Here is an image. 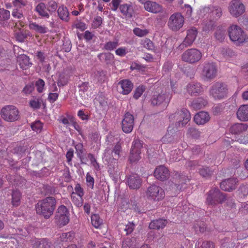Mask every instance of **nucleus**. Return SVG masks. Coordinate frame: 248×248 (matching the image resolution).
<instances>
[{"label": "nucleus", "instance_id": "nucleus-1", "mask_svg": "<svg viewBox=\"0 0 248 248\" xmlns=\"http://www.w3.org/2000/svg\"><path fill=\"white\" fill-rule=\"evenodd\" d=\"M56 207V200L54 197H47L40 200L35 205L37 214L46 219L49 218Z\"/></svg>", "mask_w": 248, "mask_h": 248}, {"label": "nucleus", "instance_id": "nucleus-2", "mask_svg": "<svg viewBox=\"0 0 248 248\" xmlns=\"http://www.w3.org/2000/svg\"><path fill=\"white\" fill-rule=\"evenodd\" d=\"M172 94L170 93H154L151 96L150 102L153 106L165 107L168 106Z\"/></svg>", "mask_w": 248, "mask_h": 248}, {"label": "nucleus", "instance_id": "nucleus-3", "mask_svg": "<svg viewBox=\"0 0 248 248\" xmlns=\"http://www.w3.org/2000/svg\"><path fill=\"white\" fill-rule=\"evenodd\" d=\"M226 200V195L218 188L211 189L207 193L206 203L207 205L221 204Z\"/></svg>", "mask_w": 248, "mask_h": 248}, {"label": "nucleus", "instance_id": "nucleus-4", "mask_svg": "<svg viewBox=\"0 0 248 248\" xmlns=\"http://www.w3.org/2000/svg\"><path fill=\"white\" fill-rule=\"evenodd\" d=\"M228 90L227 85L225 83L216 82L210 87L209 93L215 99H221L227 96Z\"/></svg>", "mask_w": 248, "mask_h": 248}, {"label": "nucleus", "instance_id": "nucleus-5", "mask_svg": "<svg viewBox=\"0 0 248 248\" xmlns=\"http://www.w3.org/2000/svg\"><path fill=\"white\" fill-rule=\"evenodd\" d=\"M55 222L60 227L67 224L69 222V212L63 205L58 207L55 215Z\"/></svg>", "mask_w": 248, "mask_h": 248}, {"label": "nucleus", "instance_id": "nucleus-6", "mask_svg": "<svg viewBox=\"0 0 248 248\" xmlns=\"http://www.w3.org/2000/svg\"><path fill=\"white\" fill-rule=\"evenodd\" d=\"M228 33L231 40L238 44L243 43L247 39L245 32L237 25H231L228 29Z\"/></svg>", "mask_w": 248, "mask_h": 248}, {"label": "nucleus", "instance_id": "nucleus-7", "mask_svg": "<svg viewBox=\"0 0 248 248\" xmlns=\"http://www.w3.org/2000/svg\"><path fill=\"white\" fill-rule=\"evenodd\" d=\"M185 18L181 13L176 12L171 15L167 23L169 28L173 31H179L184 25Z\"/></svg>", "mask_w": 248, "mask_h": 248}, {"label": "nucleus", "instance_id": "nucleus-8", "mask_svg": "<svg viewBox=\"0 0 248 248\" xmlns=\"http://www.w3.org/2000/svg\"><path fill=\"white\" fill-rule=\"evenodd\" d=\"M202 74L206 80H211L217 76V68L215 63L205 62L202 64Z\"/></svg>", "mask_w": 248, "mask_h": 248}, {"label": "nucleus", "instance_id": "nucleus-9", "mask_svg": "<svg viewBox=\"0 0 248 248\" xmlns=\"http://www.w3.org/2000/svg\"><path fill=\"white\" fill-rule=\"evenodd\" d=\"M1 116L5 121L14 122L19 119L18 109L12 105L6 106L3 107L1 110Z\"/></svg>", "mask_w": 248, "mask_h": 248}, {"label": "nucleus", "instance_id": "nucleus-10", "mask_svg": "<svg viewBox=\"0 0 248 248\" xmlns=\"http://www.w3.org/2000/svg\"><path fill=\"white\" fill-rule=\"evenodd\" d=\"M142 148V141L138 138H135L132 143L129 156V160L131 163L137 162L141 158V150Z\"/></svg>", "mask_w": 248, "mask_h": 248}, {"label": "nucleus", "instance_id": "nucleus-11", "mask_svg": "<svg viewBox=\"0 0 248 248\" xmlns=\"http://www.w3.org/2000/svg\"><path fill=\"white\" fill-rule=\"evenodd\" d=\"M202 57V52L196 48H190L182 55V60L190 64L199 62Z\"/></svg>", "mask_w": 248, "mask_h": 248}, {"label": "nucleus", "instance_id": "nucleus-12", "mask_svg": "<svg viewBox=\"0 0 248 248\" xmlns=\"http://www.w3.org/2000/svg\"><path fill=\"white\" fill-rule=\"evenodd\" d=\"M181 139V133L177 130V128L170 125L167 130V132L164 136L161 141L163 143H173L178 142Z\"/></svg>", "mask_w": 248, "mask_h": 248}, {"label": "nucleus", "instance_id": "nucleus-13", "mask_svg": "<svg viewBox=\"0 0 248 248\" xmlns=\"http://www.w3.org/2000/svg\"><path fill=\"white\" fill-rule=\"evenodd\" d=\"M245 10V6L241 0H232L229 4L228 10L233 17H238L242 15Z\"/></svg>", "mask_w": 248, "mask_h": 248}, {"label": "nucleus", "instance_id": "nucleus-14", "mask_svg": "<svg viewBox=\"0 0 248 248\" xmlns=\"http://www.w3.org/2000/svg\"><path fill=\"white\" fill-rule=\"evenodd\" d=\"M198 31L196 28L192 27L187 31V35L183 42L179 46V49L183 50L191 46L196 38Z\"/></svg>", "mask_w": 248, "mask_h": 248}, {"label": "nucleus", "instance_id": "nucleus-15", "mask_svg": "<svg viewBox=\"0 0 248 248\" xmlns=\"http://www.w3.org/2000/svg\"><path fill=\"white\" fill-rule=\"evenodd\" d=\"M147 195L152 199L159 201L164 197V192L161 187L152 185L148 188Z\"/></svg>", "mask_w": 248, "mask_h": 248}, {"label": "nucleus", "instance_id": "nucleus-16", "mask_svg": "<svg viewBox=\"0 0 248 248\" xmlns=\"http://www.w3.org/2000/svg\"><path fill=\"white\" fill-rule=\"evenodd\" d=\"M134 116L130 112H127L124 116L122 122V128L125 133H130L134 126Z\"/></svg>", "mask_w": 248, "mask_h": 248}, {"label": "nucleus", "instance_id": "nucleus-17", "mask_svg": "<svg viewBox=\"0 0 248 248\" xmlns=\"http://www.w3.org/2000/svg\"><path fill=\"white\" fill-rule=\"evenodd\" d=\"M126 184L130 189H138L142 184V179L137 174L133 173L126 177Z\"/></svg>", "mask_w": 248, "mask_h": 248}, {"label": "nucleus", "instance_id": "nucleus-18", "mask_svg": "<svg viewBox=\"0 0 248 248\" xmlns=\"http://www.w3.org/2000/svg\"><path fill=\"white\" fill-rule=\"evenodd\" d=\"M180 116V119L178 121V126H185L186 124L190 121L191 118L190 114L189 111L185 108H183L180 111L175 113L174 117Z\"/></svg>", "mask_w": 248, "mask_h": 248}, {"label": "nucleus", "instance_id": "nucleus-19", "mask_svg": "<svg viewBox=\"0 0 248 248\" xmlns=\"http://www.w3.org/2000/svg\"><path fill=\"white\" fill-rule=\"evenodd\" d=\"M238 182L237 178H228L221 182L220 187L223 190L230 192L236 188Z\"/></svg>", "mask_w": 248, "mask_h": 248}, {"label": "nucleus", "instance_id": "nucleus-20", "mask_svg": "<svg viewBox=\"0 0 248 248\" xmlns=\"http://www.w3.org/2000/svg\"><path fill=\"white\" fill-rule=\"evenodd\" d=\"M154 176L158 180L165 181L169 178V171L164 166L161 165L155 170Z\"/></svg>", "mask_w": 248, "mask_h": 248}, {"label": "nucleus", "instance_id": "nucleus-21", "mask_svg": "<svg viewBox=\"0 0 248 248\" xmlns=\"http://www.w3.org/2000/svg\"><path fill=\"white\" fill-rule=\"evenodd\" d=\"M187 93L191 96H197L202 92V88L200 83L191 82L186 86Z\"/></svg>", "mask_w": 248, "mask_h": 248}, {"label": "nucleus", "instance_id": "nucleus-22", "mask_svg": "<svg viewBox=\"0 0 248 248\" xmlns=\"http://www.w3.org/2000/svg\"><path fill=\"white\" fill-rule=\"evenodd\" d=\"M118 84L121 87L119 92L123 94L129 93L133 87V83L128 79L122 80L119 81Z\"/></svg>", "mask_w": 248, "mask_h": 248}, {"label": "nucleus", "instance_id": "nucleus-23", "mask_svg": "<svg viewBox=\"0 0 248 248\" xmlns=\"http://www.w3.org/2000/svg\"><path fill=\"white\" fill-rule=\"evenodd\" d=\"M108 171L110 177L115 182H117L120 173L122 172L117 164H109Z\"/></svg>", "mask_w": 248, "mask_h": 248}, {"label": "nucleus", "instance_id": "nucleus-24", "mask_svg": "<svg viewBox=\"0 0 248 248\" xmlns=\"http://www.w3.org/2000/svg\"><path fill=\"white\" fill-rule=\"evenodd\" d=\"M209 120V115L207 112L204 111L199 112L197 113L194 117L195 122L199 125L204 124L208 122Z\"/></svg>", "mask_w": 248, "mask_h": 248}, {"label": "nucleus", "instance_id": "nucleus-25", "mask_svg": "<svg viewBox=\"0 0 248 248\" xmlns=\"http://www.w3.org/2000/svg\"><path fill=\"white\" fill-rule=\"evenodd\" d=\"M248 127V124H246L236 123L230 127L229 131L232 134H240L246 131Z\"/></svg>", "mask_w": 248, "mask_h": 248}, {"label": "nucleus", "instance_id": "nucleus-26", "mask_svg": "<svg viewBox=\"0 0 248 248\" xmlns=\"http://www.w3.org/2000/svg\"><path fill=\"white\" fill-rule=\"evenodd\" d=\"M237 118L243 122L248 121V105L241 106L236 113Z\"/></svg>", "mask_w": 248, "mask_h": 248}, {"label": "nucleus", "instance_id": "nucleus-27", "mask_svg": "<svg viewBox=\"0 0 248 248\" xmlns=\"http://www.w3.org/2000/svg\"><path fill=\"white\" fill-rule=\"evenodd\" d=\"M144 8L148 12L153 13H158L161 11V6L155 2L148 1L144 2Z\"/></svg>", "mask_w": 248, "mask_h": 248}, {"label": "nucleus", "instance_id": "nucleus-28", "mask_svg": "<svg viewBox=\"0 0 248 248\" xmlns=\"http://www.w3.org/2000/svg\"><path fill=\"white\" fill-rule=\"evenodd\" d=\"M121 13L126 18H131L134 14V9L131 4H123L119 6Z\"/></svg>", "mask_w": 248, "mask_h": 248}, {"label": "nucleus", "instance_id": "nucleus-29", "mask_svg": "<svg viewBox=\"0 0 248 248\" xmlns=\"http://www.w3.org/2000/svg\"><path fill=\"white\" fill-rule=\"evenodd\" d=\"M167 223V220L159 218L152 221L149 225V228L150 229L159 230L164 228Z\"/></svg>", "mask_w": 248, "mask_h": 248}, {"label": "nucleus", "instance_id": "nucleus-30", "mask_svg": "<svg viewBox=\"0 0 248 248\" xmlns=\"http://www.w3.org/2000/svg\"><path fill=\"white\" fill-rule=\"evenodd\" d=\"M175 178L176 184L174 186H176V188L179 190L184 189L185 187H183V185L186 184L187 181H189L186 175L178 173L175 174Z\"/></svg>", "mask_w": 248, "mask_h": 248}, {"label": "nucleus", "instance_id": "nucleus-31", "mask_svg": "<svg viewBox=\"0 0 248 248\" xmlns=\"http://www.w3.org/2000/svg\"><path fill=\"white\" fill-rule=\"evenodd\" d=\"M210 17H213V19L217 20L220 18L222 15V10L218 6H211L208 8Z\"/></svg>", "mask_w": 248, "mask_h": 248}, {"label": "nucleus", "instance_id": "nucleus-32", "mask_svg": "<svg viewBox=\"0 0 248 248\" xmlns=\"http://www.w3.org/2000/svg\"><path fill=\"white\" fill-rule=\"evenodd\" d=\"M17 62L20 68L22 69H27L32 64L30 62L29 57L24 54L21 55L18 57Z\"/></svg>", "mask_w": 248, "mask_h": 248}, {"label": "nucleus", "instance_id": "nucleus-33", "mask_svg": "<svg viewBox=\"0 0 248 248\" xmlns=\"http://www.w3.org/2000/svg\"><path fill=\"white\" fill-rule=\"evenodd\" d=\"M136 238L135 237L124 238L122 242V248H137Z\"/></svg>", "mask_w": 248, "mask_h": 248}, {"label": "nucleus", "instance_id": "nucleus-34", "mask_svg": "<svg viewBox=\"0 0 248 248\" xmlns=\"http://www.w3.org/2000/svg\"><path fill=\"white\" fill-rule=\"evenodd\" d=\"M29 27L30 30L40 34H45L48 31V29L46 27L40 25L36 22H30Z\"/></svg>", "mask_w": 248, "mask_h": 248}, {"label": "nucleus", "instance_id": "nucleus-35", "mask_svg": "<svg viewBox=\"0 0 248 248\" xmlns=\"http://www.w3.org/2000/svg\"><path fill=\"white\" fill-rule=\"evenodd\" d=\"M32 242L33 248H51V243L46 239H35Z\"/></svg>", "mask_w": 248, "mask_h": 248}, {"label": "nucleus", "instance_id": "nucleus-36", "mask_svg": "<svg viewBox=\"0 0 248 248\" xmlns=\"http://www.w3.org/2000/svg\"><path fill=\"white\" fill-rule=\"evenodd\" d=\"M35 11L42 17L49 18V14L46 10V5L43 2L39 3L35 7Z\"/></svg>", "mask_w": 248, "mask_h": 248}, {"label": "nucleus", "instance_id": "nucleus-37", "mask_svg": "<svg viewBox=\"0 0 248 248\" xmlns=\"http://www.w3.org/2000/svg\"><path fill=\"white\" fill-rule=\"evenodd\" d=\"M98 58L101 62L107 64L111 63L114 60L113 55L109 52L100 53Z\"/></svg>", "mask_w": 248, "mask_h": 248}, {"label": "nucleus", "instance_id": "nucleus-38", "mask_svg": "<svg viewBox=\"0 0 248 248\" xmlns=\"http://www.w3.org/2000/svg\"><path fill=\"white\" fill-rule=\"evenodd\" d=\"M57 13L60 19L66 21L69 20V12L67 8L64 6V5L60 6L59 7Z\"/></svg>", "mask_w": 248, "mask_h": 248}, {"label": "nucleus", "instance_id": "nucleus-39", "mask_svg": "<svg viewBox=\"0 0 248 248\" xmlns=\"http://www.w3.org/2000/svg\"><path fill=\"white\" fill-rule=\"evenodd\" d=\"M207 104V101L202 98H198L191 102V106L195 109H200Z\"/></svg>", "mask_w": 248, "mask_h": 248}, {"label": "nucleus", "instance_id": "nucleus-40", "mask_svg": "<svg viewBox=\"0 0 248 248\" xmlns=\"http://www.w3.org/2000/svg\"><path fill=\"white\" fill-rule=\"evenodd\" d=\"M12 203L14 206H18L20 203L21 193L19 190H13L12 193Z\"/></svg>", "mask_w": 248, "mask_h": 248}, {"label": "nucleus", "instance_id": "nucleus-41", "mask_svg": "<svg viewBox=\"0 0 248 248\" xmlns=\"http://www.w3.org/2000/svg\"><path fill=\"white\" fill-rule=\"evenodd\" d=\"M82 197L77 195L76 192H74L71 193V198L72 202L77 207H81L83 205V199Z\"/></svg>", "mask_w": 248, "mask_h": 248}, {"label": "nucleus", "instance_id": "nucleus-42", "mask_svg": "<svg viewBox=\"0 0 248 248\" xmlns=\"http://www.w3.org/2000/svg\"><path fill=\"white\" fill-rule=\"evenodd\" d=\"M216 26V21L214 19L204 21L202 24V29L204 31H209L214 29Z\"/></svg>", "mask_w": 248, "mask_h": 248}, {"label": "nucleus", "instance_id": "nucleus-43", "mask_svg": "<svg viewBox=\"0 0 248 248\" xmlns=\"http://www.w3.org/2000/svg\"><path fill=\"white\" fill-rule=\"evenodd\" d=\"M74 233L72 232L62 233L60 236V240L62 242H71L74 238Z\"/></svg>", "mask_w": 248, "mask_h": 248}, {"label": "nucleus", "instance_id": "nucleus-44", "mask_svg": "<svg viewBox=\"0 0 248 248\" xmlns=\"http://www.w3.org/2000/svg\"><path fill=\"white\" fill-rule=\"evenodd\" d=\"M75 147L76 150L77 155L80 160L81 163L85 164V163L83 162V157L82 156V154H84L85 151V150L83 148V144L81 143H78L75 146Z\"/></svg>", "mask_w": 248, "mask_h": 248}, {"label": "nucleus", "instance_id": "nucleus-45", "mask_svg": "<svg viewBox=\"0 0 248 248\" xmlns=\"http://www.w3.org/2000/svg\"><path fill=\"white\" fill-rule=\"evenodd\" d=\"M92 225L96 228H98L102 224L103 220L98 214H93L91 217Z\"/></svg>", "mask_w": 248, "mask_h": 248}, {"label": "nucleus", "instance_id": "nucleus-46", "mask_svg": "<svg viewBox=\"0 0 248 248\" xmlns=\"http://www.w3.org/2000/svg\"><path fill=\"white\" fill-rule=\"evenodd\" d=\"M220 53L225 58L232 57L235 55V53L231 48L225 47L220 49Z\"/></svg>", "mask_w": 248, "mask_h": 248}, {"label": "nucleus", "instance_id": "nucleus-47", "mask_svg": "<svg viewBox=\"0 0 248 248\" xmlns=\"http://www.w3.org/2000/svg\"><path fill=\"white\" fill-rule=\"evenodd\" d=\"M187 134L192 138L198 139L200 137L201 132L196 128L190 127L187 129Z\"/></svg>", "mask_w": 248, "mask_h": 248}, {"label": "nucleus", "instance_id": "nucleus-48", "mask_svg": "<svg viewBox=\"0 0 248 248\" xmlns=\"http://www.w3.org/2000/svg\"><path fill=\"white\" fill-rule=\"evenodd\" d=\"M30 34L29 31H20L16 33V40L20 42L24 41L25 39L27 38L28 36H30Z\"/></svg>", "mask_w": 248, "mask_h": 248}, {"label": "nucleus", "instance_id": "nucleus-49", "mask_svg": "<svg viewBox=\"0 0 248 248\" xmlns=\"http://www.w3.org/2000/svg\"><path fill=\"white\" fill-rule=\"evenodd\" d=\"M225 36V30L223 29H217L215 33V37L218 41L222 42Z\"/></svg>", "mask_w": 248, "mask_h": 248}, {"label": "nucleus", "instance_id": "nucleus-50", "mask_svg": "<svg viewBox=\"0 0 248 248\" xmlns=\"http://www.w3.org/2000/svg\"><path fill=\"white\" fill-rule=\"evenodd\" d=\"M119 45L118 41L117 40L115 41H109L107 42L104 46V49L107 50H112L115 49Z\"/></svg>", "mask_w": 248, "mask_h": 248}, {"label": "nucleus", "instance_id": "nucleus-51", "mask_svg": "<svg viewBox=\"0 0 248 248\" xmlns=\"http://www.w3.org/2000/svg\"><path fill=\"white\" fill-rule=\"evenodd\" d=\"M78 87L79 88V94L82 96L88 90L89 84L88 82H83L79 84Z\"/></svg>", "mask_w": 248, "mask_h": 248}, {"label": "nucleus", "instance_id": "nucleus-52", "mask_svg": "<svg viewBox=\"0 0 248 248\" xmlns=\"http://www.w3.org/2000/svg\"><path fill=\"white\" fill-rule=\"evenodd\" d=\"M199 173L203 177H209L212 174V171L209 167H202L199 169Z\"/></svg>", "mask_w": 248, "mask_h": 248}, {"label": "nucleus", "instance_id": "nucleus-53", "mask_svg": "<svg viewBox=\"0 0 248 248\" xmlns=\"http://www.w3.org/2000/svg\"><path fill=\"white\" fill-rule=\"evenodd\" d=\"M122 148L120 144L118 142L112 151V156L115 159H118L120 157V154L121 152Z\"/></svg>", "mask_w": 248, "mask_h": 248}, {"label": "nucleus", "instance_id": "nucleus-54", "mask_svg": "<svg viewBox=\"0 0 248 248\" xmlns=\"http://www.w3.org/2000/svg\"><path fill=\"white\" fill-rule=\"evenodd\" d=\"M234 244L232 240L229 238H225L223 240L220 248H233Z\"/></svg>", "mask_w": 248, "mask_h": 248}, {"label": "nucleus", "instance_id": "nucleus-55", "mask_svg": "<svg viewBox=\"0 0 248 248\" xmlns=\"http://www.w3.org/2000/svg\"><path fill=\"white\" fill-rule=\"evenodd\" d=\"M10 11L4 9H0V18L2 21H5L10 18Z\"/></svg>", "mask_w": 248, "mask_h": 248}, {"label": "nucleus", "instance_id": "nucleus-56", "mask_svg": "<svg viewBox=\"0 0 248 248\" xmlns=\"http://www.w3.org/2000/svg\"><path fill=\"white\" fill-rule=\"evenodd\" d=\"M145 90V87L144 86H140L136 88L134 92L133 97L136 99H138L142 94Z\"/></svg>", "mask_w": 248, "mask_h": 248}, {"label": "nucleus", "instance_id": "nucleus-57", "mask_svg": "<svg viewBox=\"0 0 248 248\" xmlns=\"http://www.w3.org/2000/svg\"><path fill=\"white\" fill-rule=\"evenodd\" d=\"M87 156L91 161V164L93 165L94 169L96 170H99L100 167L99 164L97 162L96 159L95 158L94 155L91 153H89L88 154Z\"/></svg>", "mask_w": 248, "mask_h": 248}, {"label": "nucleus", "instance_id": "nucleus-58", "mask_svg": "<svg viewBox=\"0 0 248 248\" xmlns=\"http://www.w3.org/2000/svg\"><path fill=\"white\" fill-rule=\"evenodd\" d=\"M106 72L103 70H98L94 72V77L98 81L104 80Z\"/></svg>", "mask_w": 248, "mask_h": 248}, {"label": "nucleus", "instance_id": "nucleus-59", "mask_svg": "<svg viewBox=\"0 0 248 248\" xmlns=\"http://www.w3.org/2000/svg\"><path fill=\"white\" fill-rule=\"evenodd\" d=\"M42 126V124L40 121H36L31 124V129L37 133L41 131Z\"/></svg>", "mask_w": 248, "mask_h": 248}, {"label": "nucleus", "instance_id": "nucleus-60", "mask_svg": "<svg viewBox=\"0 0 248 248\" xmlns=\"http://www.w3.org/2000/svg\"><path fill=\"white\" fill-rule=\"evenodd\" d=\"M58 7L57 3L54 1H50L48 3L47 10L50 14L54 13Z\"/></svg>", "mask_w": 248, "mask_h": 248}, {"label": "nucleus", "instance_id": "nucleus-61", "mask_svg": "<svg viewBox=\"0 0 248 248\" xmlns=\"http://www.w3.org/2000/svg\"><path fill=\"white\" fill-rule=\"evenodd\" d=\"M35 86L36 87L37 91L39 93H42L43 91L44 87L45 86V82L43 79L39 78L36 81Z\"/></svg>", "mask_w": 248, "mask_h": 248}, {"label": "nucleus", "instance_id": "nucleus-62", "mask_svg": "<svg viewBox=\"0 0 248 248\" xmlns=\"http://www.w3.org/2000/svg\"><path fill=\"white\" fill-rule=\"evenodd\" d=\"M133 31L135 35L140 37L144 36L149 32L147 30H141L138 28H135Z\"/></svg>", "mask_w": 248, "mask_h": 248}, {"label": "nucleus", "instance_id": "nucleus-63", "mask_svg": "<svg viewBox=\"0 0 248 248\" xmlns=\"http://www.w3.org/2000/svg\"><path fill=\"white\" fill-rule=\"evenodd\" d=\"M44 191L45 195H49L55 192V188L49 185H44L43 186Z\"/></svg>", "mask_w": 248, "mask_h": 248}, {"label": "nucleus", "instance_id": "nucleus-64", "mask_svg": "<svg viewBox=\"0 0 248 248\" xmlns=\"http://www.w3.org/2000/svg\"><path fill=\"white\" fill-rule=\"evenodd\" d=\"M215 244L211 241H203L200 248H215Z\"/></svg>", "mask_w": 248, "mask_h": 248}]
</instances>
